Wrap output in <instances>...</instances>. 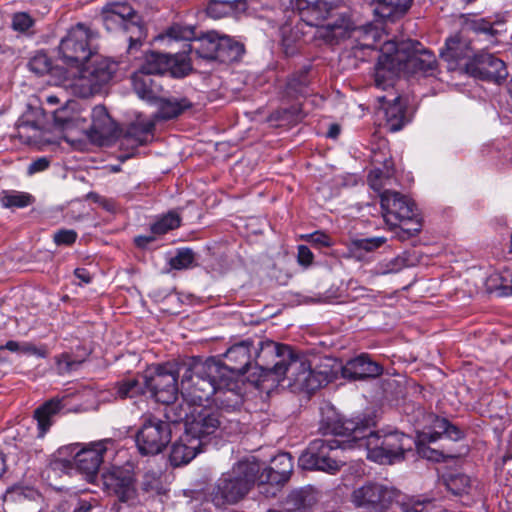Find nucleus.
Instances as JSON below:
<instances>
[{
    "label": "nucleus",
    "instance_id": "obj_4",
    "mask_svg": "<svg viewBox=\"0 0 512 512\" xmlns=\"http://www.w3.org/2000/svg\"><path fill=\"white\" fill-rule=\"evenodd\" d=\"M265 355L274 357L272 366L256 364L259 370L257 382L263 383L270 377L279 384L284 378L289 379L290 385L295 389L311 393L333 380L336 372L327 366L316 369L305 355L296 353L285 344L266 343L262 347Z\"/></svg>",
    "mask_w": 512,
    "mask_h": 512
},
{
    "label": "nucleus",
    "instance_id": "obj_39",
    "mask_svg": "<svg viewBox=\"0 0 512 512\" xmlns=\"http://www.w3.org/2000/svg\"><path fill=\"white\" fill-rule=\"evenodd\" d=\"M434 431L431 433H423V439L429 442L437 441L442 435L447 438L458 441L463 437V432L455 425L451 424L445 418L435 417L433 421Z\"/></svg>",
    "mask_w": 512,
    "mask_h": 512
},
{
    "label": "nucleus",
    "instance_id": "obj_28",
    "mask_svg": "<svg viewBox=\"0 0 512 512\" xmlns=\"http://www.w3.org/2000/svg\"><path fill=\"white\" fill-rule=\"evenodd\" d=\"M341 371L344 378L357 380L380 376L383 368L368 355L362 354L348 360L341 366Z\"/></svg>",
    "mask_w": 512,
    "mask_h": 512
},
{
    "label": "nucleus",
    "instance_id": "obj_24",
    "mask_svg": "<svg viewBox=\"0 0 512 512\" xmlns=\"http://www.w3.org/2000/svg\"><path fill=\"white\" fill-rule=\"evenodd\" d=\"M252 341L244 340L232 345L225 353L227 363L217 361V367L226 370L224 376L238 379L249 371L252 361L251 354Z\"/></svg>",
    "mask_w": 512,
    "mask_h": 512
},
{
    "label": "nucleus",
    "instance_id": "obj_19",
    "mask_svg": "<svg viewBox=\"0 0 512 512\" xmlns=\"http://www.w3.org/2000/svg\"><path fill=\"white\" fill-rule=\"evenodd\" d=\"M397 490L379 483H367L355 489L351 495L352 503L369 512H384L397 497Z\"/></svg>",
    "mask_w": 512,
    "mask_h": 512
},
{
    "label": "nucleus",
    "instance_id": "obj_30",
    "mask_svg": "<svg viewBox=\"0 0 512 512\" xmlns=\"http://www.w3.org/2000/svg\"><path fill=\"white\" fill-rule=\"evenodd\" d=\"M64 400V398H52L34 411L38 438H43L47 434L56 417L65 409Z\"/></svg>",
    "mask_w": 512,
    "mask_h": 512
},
{
    "label": "nucleus",
    "instance_id": "obj_61",
    "mask_svg": "<svg viewBox=\"0 0 512 512\" xmlns=\"http://www.w3.org/2000/svg\"><path fill=\"white\" fill-rule=\"evenodd\" d=\"M49 166H50V159L48 157H40V158H37L36 160L32 161L29 164V166L27 168V173H28V175L40 173V172L47 170L49 168Z\"/></svg>",
    "mask_w": 512,
    "mask_h": 512
},
{
    "label": "nucleus",
    "instance_id": "obj_29",
    "mask_svg": "<svg viewBox=\"0 0 512 512\" xmlns=\"http://www.w3.org/2000/svg\"><path fill=\"white\" fill-rule=\"evenodd\" d=\"M410 47L412 52L408 55L406 68L415 74L432 76L437 66L435 55L424 49L418 41H411Z\"/></svg>",
    "mask_w": 512,
    "mask_h": 512
},
{
    "label": "nucleus",
    "instance_id": "obj_31",
    "mask_svg": "<svg viewBox=\"0 0 512 512\" xmlns=\"http://www.w3.org/2000/svg\"><path fill=\"white\" fill-rule=\"evenodd\" d=\"M201 448L200 440L188 436V433L184 431L180 439L173 443L171 447L169 456L171 465L178 467L189 463L201 452Z\"/></svg>",
    "mask_w": 512,
    "mask_h": 512
},
{
    "label": "nucleus",
    "instance_id": "obj_25",
    "mask_svg": "<svg viewBox=\"0 0 512 512\" xmlns=\"http://www.w3.org/2000/svg\"><path fill=\"white\" fill-rule=\"evenodd\" d=\"M55 126L63 132L71 134L85 129V116L79 111V103L75 100H67L65 106L53 112Z\"/></svg>",
    "mask_w": 512,
    "mask_h": 512
},
{
    "label": "nucleus",
    "instance_id": "obj_21",
    "mask_svg": "<svg viewBox=\"0 0 512 512\" xmlns=\"http://www.w3.org/2000/svg\"><path fill=\"white\" fill-rule=\"evenodd\" d=\"M274 11H267L260 19L267 23L268 28H278L281 36L282 50L286 56H293L297 53L298 42L301 38V30L298 27V21L287 11H282V16L274 17Z\"/></svg>",
    "mask_w": 512,
    "mask_h": 512
},
{
    "label": "nucleus",
    "instance_id": "obj_40",
    "mask_svg": "<svg viewBox=\"0 0 512 512\" xmlns=\"http://www.w3.org/2000/svg\"><path fill=\"white\" fill-rule=\"evenodd\" d=\"M154 123L149 120H137L131 123L125 133V140L135 146L145 144L152 136Z\"/></svg>",
    "mask_w": 512,
    "mask_h": 512
},
{
    "label": "nucleus",
    "instance_id": "obj_23",
    "mask_svg": "<svg viewBox=\"0 0 512 512\" xmlns=\"http://www.w3.org/2000/svg\"><path fill=\"white\" fill-rule=\"evenodd\" d=\"M91 122L85 116V129H81L80 134L84 135L91 142L102 145L115 135L116 124L108 114L105 106H95L91 113Z\"/></svg>",
    "mask_w": 512,
    "mask_h": 512
},
{
    "label": "nucleus",
    "instance_id": "obj_9",
    "mask_svg": "<svg viewBox=\"0 0 512 512\" xmlns=\"http://www.w3.org/2000/svg\"><path fill=\"white\" fill-rule=\"evenodd\" d=\"M380 205L383 219L395 230L397 239L406 241L420 232L422 224L410 198L397 191L384 190L380 193Z\"/></svg>",
    "mask_w": 512,
    "mask_h": 512
},
{
    "label": "nucleus",
    "instance_id": "obj_49",
    "mask_svg": "<svg viewBox=\"0 0 512 512\" xmlns=\"http://www.w3.org/2000/svg\"><path fill=\"white\" fill-rule=\"evenodd\" d=\"M446 487L454 495H463L468 493L471 480L465 474H453L446 479Z\"/></svg>",
    "mask_w": 512,
    "mask_h": 512
},
{
    "label": "nucleus",
    "instance_id": "obj_38",
    "mask_svg": "<svg viewBox=\"0 0 512 512\" xmlns=\"http://www.w3.org/2000/svg\"><path fill=\"white\" fill-rule=\"evenodd\" d=\"M417 259L409 252H403L390 260H383L374 267L376 275H387L398 273L406 267H412L416 264Z\"/></svg>",
    "mask_w": 512,
    "mask_h": 512
},
{
    "label": "nucleus",
    "instance_id": "obj_20",
    "mask_svg": "<svg viewBox=\"0 0 512 512\" xmlns=\"http://www.w3.org/2000/svg\"><path fill=\"white\" fill-rule=\"evenodd\" d=\"M293 470V460L288 452L276 455L270 467L260 468L258 473V486L260 492L267 496L276 495L280 487L286 483Z\"/></svg>",
    "mask_w": 512,
    "mask_h": 512
},
{
    "label": "nucleus",
    "instance_id": "obj_45",
    "mask_svg": "<svg viewBox=\"0 0 512 512\" xmlns=\"http://www.w3.org/2000/svg\"><path fill=\"white\" fill-rule=\"evenodd\" d=\"M434 506L432 499L421 497H404L399 502L402 512H432Z\"/></svg>",
    "mask_w": 512,
    "mask_h": 512
},
{
    "label": "nucleus",
    "instance_id": "obj_64",
    "mask_svg": "<svg viewBox=\"0 0 512 512\" xmlns=\"http://www.w3.org/2000/svg\"><path fill=\"white\" fill-rule=\"evenodd\" d=\"M93 505L90 501L80 499L73 512H92Z\"/></svg>",
    "mask_w": 512,
    "mask_h": 512
},
{
    "label": "nucleus",
    "instance_id": "obj_41",
    "mask_svg": "<svg viewBox=\"0 0 512 512\" xmlns=\"http://www.w3.org/2000/svg\"><path fill=\"white\" fill-rule=\"evenodd\" d=\"M486 290L489 293H496L498 296L512 295V274L493 273L486 280Z\"/></svg>",
    "mask_w": 512,
    "mask_h": 512
},
{
    "label": "nucleus",
    "instance_id": "obj_46",
    "mask_svg": "<svg viewBox=\"0 0 512 512\" xmlns=\"http://www.w3.org/2000/svg\"><path fill=\"white\" fill-rule=\"evenodd\" d=\"M4 208H24L31 203V195L18 191H4L0 196Z\"/></svg>",
    "mask_w": 512,
    "mask_h": 512
},
{
    "label": "nucleus",
    "instance_id": "obj_36",
    "mask_svg": "<svg viewBox=\"0 0 512 512\" xmlns=\"http://www.w3.org/2000/svg\"><path fill=\"white\" fill-rule=\"evenodd\" d=\"M158 110L155 117L160 120H169L179 116L184 110L191 107V103L186 98H162L160 95L155 102Z\"/></svg>",
    "mask_w": 512,
    "mask_h": 512
},
{
    "label": "nucleus",
    "instance_id": "obj_63",
    "mask_svg": "<svg viewBox=\"0 0 512 512\" xmlns=\"http://www.w3.org/2000/svg\"><path fill=\"white\" fill-rule=\"evenodd\" d=\"M74 274L76 278L80 280L81 284H89L91 282V275L84 268L75 269Z\"/></svg>",
    "mask_w": 512,
    "mask_h": 512
},
{
    "label": "nucleus",
    "instance_id": "obj_8",
    "mask_svg": "<svg viewBox=\"0 0 512 512\" xmlns=\"http://www.w3.org/2000/svg\"><path fill=\"white\" fill-rule=\"evenodd\" d=\"M259 471L260 464L254 459H243L235 463L216 481L210 494L213 504L216 507H222L237 503L249 492L255 482L258 483Z\"/></svg>",
    "mask_w": 512,
    "mask_h": 512
},
{
    "label": "nucleus",
    "instance_id": "obj_53",
    "mask_svg": "<svg viewBox=\"0 0 512 512\" xmlns=\"http://www.w3.org/2000/svg\"><path fill=\"white\" fill-rule=\"evenodd\" d=\"M216 4L223 5L227 10H232L235 12H246L248 9L247 0H211V3L208 7V13L213 15L214 6Z\"/></svg>",
    "mask_w": 512,
    "mask_h": 512
},
{
    "label": "nucleus",
    "instance_id": "obj_16",
    "mask_svg": "<svg viewBox=\"0 0 512 512\" xmlns=\"http://www.w3.org/2000/svg\"><path fill=\"white\" fill-rule=\"evenodd\" d=\"M341 448V442L335 438L314 439L300 455L298 465L304 470H319L334 474L340 464L330 456L331 451Z\"/></svg>",
    "mask_w": 512,
    "mask_h": 512
},
{
    "label": "nucleus",
    "instance_id": "obj_35",
    "mask_svg": "<svg viewBox=\"0 0 512 512\" xmlns=\"http://www.w3.org/2000/svg\"><path fill=\"white\" fill-rule=\"evenodd\" d=\"M469 26L479 40L487 42L488 45L497 44L498 36L504 31L503 22L491 21L487 18L473 20Z\"/></svg>",
    "mask_w": 512,
    "mask_h": 512
},
{
    "label": "nucleus",
    "instance_id": "obj_55",
    "mask_svg": "<svg viewBox=\"0 0 512 512\" xmlns=\"http://www.w3.org/2000/svg\"><path fill=\"white\" fill-rule=\"evenodd\" d=\"M33 25V19L25 12H19L13 15L12 28L15 31L25 32Z\"/></svg>",
    "mask_w": 512,
    "mask_h": 512
},
{
    "label": "nucleus",
    "instance_id": "obj_7",
    "mask_svg": "<svg viewBox=\"0 0 512 512\" xmlns=\"http://www.w3.org/2000/svg\"><path fill=\"white\" fill-rule=\"evenodd\" d=\"M170 41H185L181 51H187V56L195 53L198 58L217 60L221 63L238 61L244 53L243 44L227 35L216 31H208L200 37H195L191 27L173 25L167 31Z\"/></svg>",
    "mask_w": 512,
    "mask_h": 512
},
{
    "label": "nucleus",
    "instance_id": "obj_10",
    "mask_svg": "<svg viewBox=\"0 0 512 512\" xmlns=\"http://www.w3.org/2000/svg\"><path fill=\"white\" fill-rule=\"evenodd\" d=\"M101 19L107 31H122L127 35L128 51L137 49L146 36L141 17L126 2H110L103 6Z\"/></svg>",
    "mask_w": 512,
    "mask_h": 512
},
{
    "label": "nucleus",
    "instance_id": "obj_13",
    "mask_svg": "<svg viewBox=\"0 0 512 512\" xmlns=\"http://www.w3.org/2000/svg\"><path fill=\"white\" fill-rule=\"evenodd\" d=\"M97 34L89 27L78 23L71 27L59 44V54L68 66L79 67L84 65L93 54V42Z\"/></svg>",
    "mask_w": 512,
    "mask_h": 512
},
{
    "label": "nucleus",
    "instance_id": "obj_59",
    "mask_svg": "<svg viewBox=\"0 0 512 512\" xmlns=\"http://www.w3.org/2000/svg\"><path fill=\"white\" fill-rule=\"evenodd\" d=\"M141 487L145 492L156 491L159 487V478L155 472H147L143 476Z\"/></svg>",
    "mask_w": 512,
    "mask_h": 512
},
{
    "label": "nucleus",
    "instance_id": "obj_34",
    "mask_svg": "<svg viewBox=\"0 0 512 512\" xmlns=\"http://www.w3.org/2000/svg\"><path fill=\"white\" fill-rule=\"evenodd\" d=\"M182 399L180 402H171L170 404H164L165 410L164 415L167 419L168 423H179L184 422V427L186 428L187 420L192 418V414H194V410L196 407L203 403V401H188L185 397L181 396Z\"/></svg>",
    "mask_w": 512,
    "mask_h": 512
},
{
    "label": "nucleus",
    "instance_id": "obj_1",
    "mask_svg": "<svg viewBox=\"0 0 512 512\" xmlns=\"http://www.w3.org/2000/svg\"><path fill=\"white\" fill-rule=\"evenodd\" d=\"M343 0H290L286 9L297 21L315 27L314 37L329 45L347 41V46L356 54L357 51L373 50L381 40L382 30L371 22L355 26L350 17L341 14L334 22L321 24Z\"/></svg>",
    "mask_w": 512,
    "mask_h": 512
},
{
    "label": "nucleus",
    "instance_id": "obj_62",
    "mask_svg": "<svg viewBox=\"0 0 512 512\" xmlns=\"http://www.w3.org/2000/svg\"><path fill=\"white\" fill-rule=\"evenodd\" d=\"M297 258H298V262H299L300 265L308 266L313 261V253L311 252V250L307 246L300 245L298 247Z\"/></svg>",
    "mask_w": 512,
    "mask_h": 512
},
{
    "label": "nucleus",
    "instance_id": "obj_22",
    "mask_svg": "<svg viewBox=\"0 0 512 512\" xmlns=\"http://www.w3.org/2000/svg\"><path fill=\"white\" fill-rule=\"evenodd\" d=\"M464 66L467 74L482 80L497 82L505 79L508 74L504 61L484 50L473 54L472 59Z\"/></svg>",
    "mask_w": 512,
    "mask_h": 512
},
{
    "label": "nucleus",
    "instance_id": "obj_44",
    "mask_svg": "<svg viewBox=\"0 0 512 512\" xmlns=\"http://www.w3.org/2000/svg\"><path fill=\"white\" fill-rule=\"evenodd\" d=\"M304 118L301 107L298 104L289 107L279 108L273 111L269 117L271 122H277L279 125L295 124Z\"/></svg>",
    "mask_w": 512,
    "mask_h": 512
},
{
    "label": "nucleus",
    "instance_id": "obj_54",
    "mask_svg": "<svg viewBox=\"0 0 512 512\" xmlns=\"http://www.w3.org/2000/svg\"><path fill=\"white\" fill-rule=\"evenodd\" d=\"M393 83L392 73L382 68L379 63L375 69V86L379 89L387 90L393 86Z\"/></svg>",
    "mask_w": 512,
    "mask_h": 512
},
{
    "label": "nucleus",
    "instance_id": "obj_60",
    "mask_svg": "<svg viewBox=\"0 0 512 512\" xmlns=\"http://www.w3.org/2000/svg\"><path fill=\"white\" fill-rule=\"evenodd\" d=\"M19 354L36 356L37 358H45L46 356L45 350L38 348L29 342H20Z\"/></svg>",
    "mask_w": 512,
    "mask_h": 512
},
{
    "label": "nucleus",
    "instance_id": "obj_50",
    "mask_svg": "<svg viewBox=\"0 0 512 512\" xmlns=\"http://www.w3.org/2000/svg\"><path fill=\"white\" fill-rule=\"evenodd\" d=\"M194 262V253L189 248H181L169 259L171 268L176 270L188 269Z\"/></svg>",
    "mask_w": 512,
    "mask_h": 512
},
{
    "label": "nucleus",
    "instance_id": "obj_2",
    "mask_svg": "<svg viewBox=\"0 0 512 512\" xmlns=\"http://www.w3.org/2000/svg\"><path fill=\"white\" fill-rule=\"evenodd\" d=\"M343 0H290L286 9L297 21L315 27L314 37L329 45L347 41V46L356 54L357 51L373 50L381 40L382 30L371 22L355 26L350 17L341 14L334 22L321 24Z\"/></svg>",
    "mask_w": 512,
    "mask_h": 512
},
{
    "label": "nucleus",
    "instance_id": "obj_14",
    "mask_svg": "<svg viewBox=\"0 0 512 512\" xmlns=\"http://www.w3.org/2000/svg\"><path fill=\"white\" fill-rule=\"evenodd\" d=\"M98 480L102 484L103 491L115 496L119 502L132 504L136 501V473L132 463L105 467Z\"/></svg>",
    "mask_w": 512,
    "mask_h": 512
},
{
    "label": "nucleus",
    "instance_id": "obj_37",
    "mask_svg": "<svg viewBox=\"0 0 512 512\" xmlns=\"http://www.w3.org/2000/svg\"><path fill=\"white\" fill-rule=\"evenodd\" d=\"M308 69L304 68L298 72L293 73L287 78L283 89V97L288 100L297 99L308 94Z\"/></svg>",
    "mask_w": 512,
    "mask_h": 512
},
{
    "label": "nucleus",
    "instance_id": "obj_52",
    "mask_svg": "<svg viewBox=\"0 0 512 512\" xmlns=\"http://www.w3.org/2000/svg\"><path fill=\"white\" fill-rule=\"evenodd\" d=\"M385 242L386 238L382 236L366 237L353 240L352 246L355 250L370 252L381 247Z\"/></svg>",
    "mask_w": 512,
    "mask_h": 512
},
{
    "label": "nucleus",
    "instance_id": "obj_5",
    "mask_svg": "<svg viewBox=\"0 0 512 512\" xmlns=\"http://www.w3.org/2000/svg\"><path fill=\"white\" fill-rule=\"evenodd\" d=\"M211 366L203 364V358L193 356L178 362H167L157 365L153 370L147 371L143 376L146 389L151 393L155 401L162 404H170L177 400L179 393L178 378L180 381L181 396L188 401L186 384H196L200 375H206Z\"/></svg>",
    "mask_w": 512,
    "mask_h": 512
},
{
    "label": "nucleus",
    "instance_id": "obj_17",
    "mask_svg": "<svg viewBox=\"0 0 512 512\" xmlns=\"http://www.w3.org/2000/svg\"><path fill=\"white\" fill-rule=\"evenodd\" d=\"M171 441L170 424L155 416L143 419L136 434V445L142 455H156Z\"/></svg>",
    "mask_w": 512,
    "mask_h": 512
},
{
    "label": "nucleus",
    "instance_id": "obj_32",
    "mask_svg": "<svg viewBox=\"0 0 512 512\" xmlns=\"http://www.w3.org/2000/svg\"><path fill=\"white\" fill-rule=\"evenodd\" d=\"M132 85L137 96L148 103L155 102L162 91L158 78L138 69L132 75Z\"/></svg>",
    "mask_w": 512,
    "mask_h": 512
},
{
    "label": "nucleus",
    "instance_id": "obj_26",
    "mask_svg": "<svg viewBox=\"0 0 512 512\" xmlns=\"http://www.w3.org/2000/svg\"><path fill=\"white\" fill-rule=\"evenodd\" d=\"M472 48L457 37L446 40L445 48L441 50L440 56L447 63L450 71H465L464 64L473 57Z\"/></svg>",
    "mask_w": 512,
    "mask_h": 512
},
{
    "label": "nucleus",
    "instance_id": "obj_43",
    "mask_svg": "<svg viewBox=\"0 0 512 512\" xmlns=\"http://www.w3.org/2000/svg\"><path fill=\"white\" fill-rule=\"evenodd\" d=\"M116 395L119 398H133L144 392L145 383L143 377H127L119 382L116 386Z\"/></svg>",
    "mask_w": 512,
    "mask_h": 512
},
{
    "label": "nucleus",
    "instance_id": "obj_3",
    "mask_svg": "<svg viewBox=\"0 0 512 512\" xmlns=\"http://www.w3.org/2000/svg\"><path fill=\"white\" fill-rule=\"evenodd\" d=\"M320 431L323 435L343 436L360 441L365 446L367 458L379 464H393L405 458L415 446V440L398 430L371 431L369 420L343 419L333 407L322 409Z\"/></svg>",
    "mask_w": 512,
    "mask_h": 512
},
{
    "label": "nucleus",
    "instance_id": "obj_47",
    "mask_svg": "<svg viewBox=\"0 0 512 512\" xmlns=\"http://www.w3.org/2000/svg\"><path fill=\"white\" fill-rule=\"evenodd\" d=\"M31 72L37 76H43L53 71L51 59L44 52L36 53L28 62Z\"/></svg>",
    "mask_w": 512,
    "mask_h": 512
},
{
    "label": "nucleus",
    "instance_id": "obj_18",
    "mask_svg": "<svg viewBox=\"0 0 512 512\" xmlns=\"http://www.w3.org/2000/svg\"><path fill=\"white\" fill-rule=\"evenodd\" d=\"M140 69L157 78L165 73L180 78L187 75L191 70V63L187 51L180 50L175 53L150 52L145 55Z\"/></svg>",
    "mask_w": 512,
    "mask_h": 512
},
{
    "label": "nucleus",
    "instance_id": "obj_56",
    "mask_svg": "<svg viewBox=\"0 0 512 512\" xmlns=\"http://www.w3.org/2000/svg\"><path fill=\"white\" fill-rule=\"evenodd\" d=\"M54 242L57 245H72L77 239L76 231L72 229H61L54 234Z\"/></svg>",
    "mask_w": 512,
    "mask_h": 512
},
{
    "label": "nucleus",
    "instance_id": "obj_51",
    "mask_svg": "<svg viewBox=\"0 0 512 512\" xmlns=\"http://www.w3.org/2000/svg\"><path fill=\"white\" fill-rule=\"evenodd\" d=\"M56 369L60 375H64L76 370L80 365L81 361L75 359L69 353H62L55 358Z\"/></svg>",
    "mask_w": 512,
    "mask_h": 512
},
{
    "label": "nucleus",
    "instance_id": "obj_15",
    "mask_svg": "<svg viewBox=\"0 0 512 512\" xmlns=\"http://www.w3.org/2000/svg\"><path fill=\"white\" fill-rule=\"evenodd\" d=\"M115 442L104 439L91 442L75 453L73 458L76 469L84 475L89 483L98 481V473L102 463L112 460L115 455Z\"/></svg>",
    "mask_w": 512,
    "mask_h": 512
},
{
    "label": "nucleus",
    "instance_id": "obj_12",
    "mask_svg": "<svg viewBox=\"0 0 512 512\" xmlns=\"http://www.w3.org/2000/svg\"><path fill=\"white\" fill-rule=\"evenodd\" d=\"M202 403L196 407L192 418L187 420L185 431L188 436L199 439L200 445L206 444L212 435L226 438L239 431V421L236 419H225L219 411H214Z\"/></svg>",
    "mask_w": 512,
    "mask_h": 512
},
{
    "label": "nucleus",
    "instance_id": "obj_33",
    "mask_svg": "<svg viewBox=\"0 0 512 512\" xmlns=\"http://www.w3.org/2000/svg\"><path fill=\"white\" fill-rule=\"evenodd\" d=\"M370 7L378 21H391L403 17L409 10V0L392 3L391 0H372Z\"/></svg>",
    "mask_w": 512,
    "mask_h": 512
},
{
    "label": "nucleus",
    "instance_id": "obj_48",
    "mask_svg": "<svg viewBox=\"0 0 512 512\" xmlns=\"http://www.w3.org/2000/svg\"><path fill=\"white\" fill-rule=\"evenodd\" d=\"M17 137L21 140L29 142L38 137L40 126L35 121H30L21 117L16 123Z\"/></svg>",
    "mask_w": 512,
    "mask_h": 512
},
{
    "label": "nucleus",
    "instance_id": "obj_58",
    "mask_svg": "<svg viewBox=\"0 0 512 512\" xmlns=\"http://www.w3.org/2000/svg\"><path fill=\"white\" fill-rule=\"evenodd\" d=\"M415 445L417 447L418 454L421 457L426 458L427 460L439 462L443 458V453L437 450H434L430 447H426L425 445L422 444Z\"/></svg>",
    "mask_w": 512,
    "mask_h": 512
},
{
    "label": "nucleus",
    "instance_id": "obj_42",
    "mask_svg": "<svg viewBox=\"0 0 512 512\" xmlns=\"http://www.w3.org/2000/svg\"><path fill=\"white\" fill-rule=\"evenodd\" d=\"M180 224V214L175 210H171L156 217L154 222L150 224V230L154 235H163L178 228Z\"/></svg>",
    "mask_w": 512,
    "mask_h": 512
},
{
    "label": "nucleus",
    "instance_id": "obj_6",
    "mask_svg": "<svg viewBox=\"0 0 512 512\" xmlns=\"http://www.w3.org/2000/svg\"><path fill=\"white\" fill-rule=\"evenodd\" d=\"M203 364L211 366V370L206 375H200L196 384H186L189 399L213 403L220 413L239 411L243 405V383L221 374L226 370L217 367L214 357L203 359Z\"/></svg>",
    "mask_w": 512,
    "mask_h": 512
},
{
    "label": "nucleus",
    "instance_id": "obj_57",
    "mask_svg": "<svg viewBox=\"0 0 512 512\" xmlns=\"http://www.w3.org/2000/svg\"><path fill=\"white\" fill-rule=\"evenodd\" d=\"M308 240L317 247H329L333 244L331 237L322 231H315L311 233L308 236Z\"/></svg>",
    "mask_w": 512,
    "mask_h": 512
},
{
    "label": "nucleus",
    "instance_id": "obj_11",
    "mask_svg": "<svg viewBox=\"0 0 512 512\" xmlns=\"http://www.w3.org/2000/svg\"><path fill=\"white\" fill-rule=\"evenodd\" d=\"M117 63L109 58L96 56L92 63L77 67V74L65 78V87L77 97L86 98L98 93L117 71Z\"/></svg>",
    "mask_w": 512,
    "mask_h": 512
},
{
    "label": "nucleus",
    "instance_id": "obj_27",
    "mask_svg": "<svg viewBox=\"0 0 512 512\" xmlns=\"http://www.w3.org/2000/svg\"><path fill=\"white\" fill-rule=\"evenodd\" d=\"M384 110L386 125L389 131L398 132L411 121L407 114L405 104L400 96L388 100L387 96H377Z\"/></svg>",
    "mask_w": 512,
    "mask_h": 512
}]
</instances>
